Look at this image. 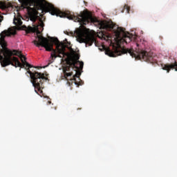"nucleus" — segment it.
<instances>
[{"label":"nucleus","instance_id":"obj_1","mask_svg":"<svg viewBox=\"0 0 177 177\" xmlns=\"http://www.w3.org/2000/svg\"><path fill=\"white\" fill-rule=\"evenodd\" d=\"M100 30H106V31H113L115 37L113 38L110 35H107L104 32H100L99 38L106 41L109 44V46L112 48H107L105 50L106 55H108L110 57H117V56H121V55H125L129 53L131 57H134L137 60H144L147 63H156V59L151 54L147 51L140 49L139 44L135 43L137 48L136 50L133 48H122L121 45L124 44H129V42L135 39V36L128 32H125V28L116 26L113 21H102L99 23Z\"/></svg>","mask_w":177,"mask_h":177},{"label":"nucleus","instance_id":"obj_2","mask_svg":"<svg viewBox=\"0 0 177 177\" xmlns=\"http://www.w3.org/2000/svg\"><path fill=\"white\" fill-rule=\"evenodd\" d=\"M45 24L42 19L39 20V24L36 27L38 41L35 40L33 43L37 48L39 46H42V48H45L46 50L48 52H52L50 55V63H53L56 57H63L66 55V48H68L70 50H73V48L68 46H66V44L63 42H60L57 37H48V39L46 37H44V36H41V31L39 28H42L44 30V27Z\"/></svg>","mask_w":177,"mask_h":177},{"label":"nucleus","instance_id":"obj_3","mask_svg":"<svg viewBox=\"0 0 177 177\" xmlns=\"http://www.w3.org/2000/svg\"><path fill=\"white\" fill-rule=\"evenodd\" d=\"M10 35H16V29L12 28H8V30H3L0 34V45L4 49L5 52L3 53V57L0 54V62L1 67H6L7 66H13L14 67H17V66H21V62L19 61V58L12 56H18L20 57L23 56L21 52L17 51V50H8L6 47L8 44L5 40L6 37H10Z\"/></svg>","mask_w":177,"mask_h":177},{"label":"nucleus","instance_id":"obj_4","mask_svg":"<svg viewBox=\"0 0 177 177\" xmlns=\"http://www.w3.org/2000/svg\"><path fill=\"white\" fill-rule=\"evenodd\" d=\"M47 12H49L52 16H59V17H66L69 20H74L76 23H80V26H86L89 23L93 21V17L91 15V12L88 11H83L80 15H74L73 12L67 11L63 12L57 8H55L51 3H47L46 6Z\"/></svg>","mask_w":177,"mask_h":177},{"label":"nucleus","instance_id":"obj_5","mask_svg":"<svg viewBox=\"0 0 177 177\" xmlns=\"http://www.w3.org/2000/svg\"><path fill=\"white\" fill-rule=\"evenodd\" d=\"M21 59V66H17V67H20L21 68H26L27 70V73L30 74V81L32 84V86L35 88V91L37 93L38 92H42L41 89H44V82L45 81H49V78L45 77V73L37 72L35 71H30V68H32V65L28 64L26 60H27V58H26V56L22 55L19 57ZM37 89L38 92H37Z\"/></svg>","mask_w":177,"mask_h":177},{"label":"nucleus","instance_id":"obj_6","mask_svg":"<svg viewBox=\"0 0 177 177\" xmlns=\"http://www.w3.org/2000/svg\"><path fill=\"white\" fill-rule=\"evenodd\" d=\"M65 34L71 37L75 35L77 41L80 44H86V46H88H88H92L94 42L96 44V39L89 34V31L85 26L77 28L75 32H66Z\"/></svg>","mask_w":177,"mask_h":177},{"label":"nucleus","instance_id":"obj_7","mask_svg":"<svg viewBox=\"0 0 177 177\" xmlns=\"http://www.w3.org/2000/svg\"><path fill=\"white\" fill-rule=\"evenodd\" d=\"M77 60L68 62L67 66L63 68V73L66 81H72V82H75V85L79 86L82 84L77 81L76 78H80L81 72L80 71V67L77 66Z\"/></svg>","mask_w":177,"mask_h":177},{"label":"nucleus","instance_id":"obj_8","mask_svg":"<svg viewBox=\"0 0 177 177\" xmlns=\"http://www.w3.org/2000/svg\"><path fill=\"white\" fill-rule=\"evenodd\" d=\"M21 3V8L27 9L29 19L31 21H37V12L31 6L41 8L42 6V0H18Z\"/></svg>","mask_w":177,"mask_h":177},{"label":"nucleus","instance_id":"obj_9","mask_svg":"<svg viewBox=\"0 0 177 177\" xmlns=\"http://www.w3.org/2000/svg\"><path fill=\"white\" fill-rule=\"evenodd\" d=\"M162 70H165L167 71V73H169L171 71V69L175 68V71H177V62H175L174 64H166L164 65H162Z\"/></svg>","mask_w":177,"mask_h":177},{"label":"nucleus","instance_id":"obj_10","mask_svg":"<svg viewBox=\"0 0 177 177\" xmlns=\"http://www.w3.org/2000/svg\"><path fill=\"white\" fill-rule=\"evenodd\" d=\"M14 24H15V26H21L23 24V21H21V19L20 18H14V21H13Z\"/></svg>","mask_w":177,"mask_h":177},{"label":"nucleus","instance_id":"obj_11","mask_svg":"<svg viewBox=\"0 0 177 177\" xmlns=\"http://www.w3.org/2000/svg\"><path fill=\"white\" fill-rule=\"evenodd\" d=\"M22 30H25V31H26L27 34H30V32H32L34 29L31 26H29L28 28H27V26L24 25V26H22Z\"/></svg>","mask_w":177,"mask_h":177},{"label":"nucleus","instance_id":"obj_12","mask_svg":"<svg viewBox=\"0 0 177 177\" xmlns=\"http://www.w3.org/2000/svg\"><path fill=\"white\" fill-rule=\"evenodd\" d=\"M76 59H73V60H76L77 62V63H80V68L79 70H82L84 68V62H80L78 61V59H80V57L78 55H75Z\"/></svg>","mask_w":177,"mask_h":177},{"label":"nucleus","instance_id":"obj_13","mask_svg":"<svg viewBox=\"0 0 177 177\" xmlns=\"http://www.w3.org/2000/svg\"><path fill=\"white\" fill-rule=\"evenodd\" d=\"M124 9H127V12H129V7L128 6L125 5V6H124Z\"/></svg>","mask_w":177,"mask_h":177},{"label":"nucleus","instance_id":"obj_14","mask_svg":"<svg viewBox=\"0 0 177 177\" xmlns=\"http://www.w3.org/2000/svg\"><path fill=\"white\" fill-rule=\"evenodd\" d=\"M79 80H80V82H82V80H81V79H80V78H79Z\"/></svg>","mask_w":177,"mask_h":177},{"label":"nucleus","instance_id":"obj_15","mask_svg":"<svg viewBox=\"0 0 177 177\" xmlns=\"http://www.w3.org/2000/svg\"><path fill=\"white\" fill-rule=\"evenodd\" d=\"M48 103L50 104V103H51L50 101H48Z\"/></svg>","mask_w":177,"mask_h":177},{"label":"nucleus","instance_id":"obj_16","mask_svg":"<svg viewBox=\"0 0 177 177\" xmlns=\"http://www.w3.org/2000/svg\"><path fill=\"white\" fill-rule=\"evenodd\" d=\"M67 44H69V45H70V43L67 42Z\"/></svg>","mask_w":177,"mask_h":177}]
</instances>
